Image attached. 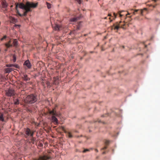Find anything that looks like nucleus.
I'll return each instance as SVG.
<instances>
[{"label":"nucleus","instance_id":"1","mask_svg":"<svg viewBox=\"0 0 160 160\" xmlns=\"http://www.w3.org/2000/svg\"><path fill=\"white\" fill-rule=\"evenodd\" d=\"M38 2L34 3L29 2L25 4L23 3L16 4L15 9L17 14L20 17L26 16L29 12L32 11L31 8H35L37 7Z\"/></svg>","mask_w":160,"mask_h":160},{"label":"nucleus","instance_id":"2","mask_svg":"<svg viewBox=\"0 0 160 160\" xmlns=\"http://www.w3.org/2000/svg\"><path fill=\"white\" fill-rule=\"evenodd\" d=\"M38 100L37 96L36 95L31 94L27 96L24 101L26 103L32 104L36 102Z\"/></svg>","mask_w":160,"mask_h":160},{"label":"nucleus","instance_id":"3","mask_svg":"<svg viewBox=\"0 0 160 160\" xmlns=\"http://www.w3.org/2000/svg\"><path fill=\"white\" fill-rule=\"evenodd\" d=\"M11 42L12 41L10 40L8 42L5 43V45L7 48L12 47V46L16 47L18 45V42L16 39L13 40L12 44H11Z\"/></svg>","mask_w":160,"mask_h":160},{"label":"nucleus","instance_id":"4","mask_svg":"<svg viewBox=\"0 0 160 160\" xmlns=\"http://www.w3.org/2000/svg\"><path fill=\"white\" fill-rule=\"evenodd\" d=\"M34 132L31 131L29 128H27L25 129V137L27 138L29 136L31 137H33Z\"/></svg>","mask_w":160,"mask_h":160},{"label":"nucleus","instance_id":"5","mask_svg":"<svg viewBox=\"0 0 160 160\" xmlns=\"http://www.w3.org/2000/svg\"><path fill=\"white\" fill-rule=\"evenodd\" d=\"M6 92L7 96L8 97L13 96L15 95V91L12 89L9 88Z\"/></svg>","mask_w":160,"mask_h":160},{"label":"nucleus","instance_id":"6","mask_svg":"<svg viewBox=\"0 0 160 160\" xmlns=\"http://www.w3.org/2000/svg\"><path fill=\"white\" fill-rule=\"evenodd\" d=\"M122 22L120 21L118 23V22H117L116 23V25L114 27V29L118 30L120 28V26H121V27L123 28H124V26L125 25V23L124 22H123V24H121Z\"/></svg>","mask_w":160,"mask_h":160},{"label":"nucleus","instance_id":"7","mask_svg":"<svg viewBox=\"0 0 160 160\" xmlns=\"http://www.w3.org/2000/svg\"><path fill=\"white\" fill-rule=\"evenodd\" d=\"M61 128L62 130L65 133H67L66 135L69 138H72L73 137L72 135L69 132H67L65 130L63 127L62 126Z\"/></svg>","mask_w":160,"mask_h":160},{"label":"nucleus","instance_id":"8","mask_svg":"<svg viewBox=\"0 0 160 160\" xmlns=\"http://www.w3.org/2000/svg\"><path fill=\"white\" fill-rule=\"evenodd\" d=\"M2 8L6 9L8 6V4L5 0H2Z\"/></svg>","mask_w":160,"mask_h":160},{"label":"nucleus","instance_id":"9","mask_svg":"<svg viewBox=\"0 0 160 160\" xmlns=\"http://www.w3.org/2000/svg\"><path fill=\"white\" fill-rule=\"evenodd\" d=\"M144 10L147 11V9L146 8H144L143 10H139V9L135 10V11L133 12V14L135 15L136 14V12H137L138 11H139L141 14L142 15H143V11H144Z\"/></svg>","mask_w":160,"mask_h":160},{"label":"nucleus","instance_id":"10","mask_svg":"<svg viewBox=\"0 0 160 160\" xmlns=\"http://www.w3.org/2000/svg\"><path fill=\"white\" fill-rule=\"evenodd\" d=\"M24 65H26L28 68H30L31 67V64L29 60H26L24 63Z\"/></svg>","mask_w":160,"mask_h":160},{"label":"nucleus","instance_id":"11","mask_svg":"<svg viewBox=\"0 0 160 160\" xmlns=\"http://www.w3.org/2000/svg\"><path fill=\"white\" fill-rule=\"evenodd\" d=\"M55 116H52V122L55 124H57L58 123V120Z\"/></svg>","mask_w":160,"mask_h":160},{"label":"nucleus","instance_id":"12","mask_svg":"<svg viewBox=\"0 0 160 160\" xmlns=\"http://www.w3.org/2000/svg\"><path fill=\"white\" fill-rule=\"evenodd\" d=\"M81 15H80L79 17L73 18L71 19L70 21L71 22H75L78 20H79L81 18Z\"/></svg>","mask_w":160,"mask_h":160},{"label":"nucleus","instance_id":"13","mask_svg":"<svg viewBox=\"0 0 160 160\" xmlns=\"http://www.w3.org/2000/svg\"><path fill=\"white\" fill-rule=\"evenodd\" d=\"M54 28L55 30H60L61 27L60 26L58 25L55 24Z\"/></svg>","mask_w":160,"mask_h":160},{"label":"nucleus","instance_id":"14","mask_svg":"<svg viewBox=\"0 0 160 160\" xmlns=\"http://www.w3.org/2000/svg\"><path fill=\"white\" fill-rule=\"evenodd\" d=\"M49 113L52 114L53 116H56L57 115L56 112L55 110V108L53 109L52 111H50Z\"/></svg>","mask_w":160,"mask_h":160},{"label":"nucleus","instance_id":"15","mask_svg":"<svg viewBox=\"0 0 160 160\" xmlns=\"http://www.w3.org/2000/svg\"><path fill=\"white\" fill-rule=\"evenodd\" d=\"M22 78L25 81H28L30 79L29 78H28L27 75L26 74H24Z\"/></svg>","mask_w":160,"mask_h":160},{"label":"nucleus","instance_id":"16","mask_svg":"<svg viewBox=\"0 0 160 160\" xmlns=\"http://www.w3.org/2000/svg\"><path fill=\"white\" fill-rule=\"evenodd\" d=\"M10 21L11 22L14 23L15 22H16L17 20L15 19V18H12V17H11L10 18Z\"/></svg>","mask_w":160,"mask_h":160},{"label":"nucleus","instance_id":"17","mask_svg":"<svg viewBox=\"0 0 160 160\" xmlns=\"http://www.w3.org/2000/svg\"><path fill=\"white\" fill-rule=\"evenodd\" d=\"M13 102L14 104L15 105H18L19 104V101L18 99H14Z\"/></svg>","mask_w":160,"mask_h":160},{"label":"nucleus","instance_id":"18","mask_svg":"<svg viewBox=\"0 0 160 160\" xmlns=\"http://www.w3.org/2000/svg\"><path fill=\"white\" fill-rule=\"evenodd\" d=\"M0 120L2 122L4 121L3 116L2 114L1 113L0 115Z\"/></svg>","mask_w":160,"mask_h":160},{"label":"nucleus","instance_id":"19","mask_svg":"<svg viewBox=\"0 0 160 160\" xmlns=\"http://www.w3.org/2000/svg\"><path fill=\"white\" fill-rule=\"evenodd\" d=\"M12 69L11 68H8L6 69V71L7 73H9L12 72Z\"/></svg>","mask_w":160,"mask_h":160},{"label":"nucleus","instance_id":"20","mask_svg":"<svg viewBox=\"0 0 160 160\" xmlns=\"http://www.w3.org/2000/svg\"><path fill=\"white\" fill-rule=\"evenodd\" d=\"M31 141L30 142H32L33 144H34V143L35 141V138H33V137H31Z\"/></svg>","mask_w":160,"mask_h":160},{"label":"nucleus","instance_id":"21","mask_svg":"<svg viewBox=\"0 0 160 160\" xmlns=\"http://www.w3.org/2000/svg\"><path fill=\"white\" fill-rule=\"evenodd\" d=\"M46 4L48 9H50L51 8V4L48 2H46Z\"/></svg>","mask_w":160,"mask_h":160},{"label":"nucleus","instance_id":"22","mask_svg":"<svg viewBox=\"0 0 160 160\" xmlns=\"http://www.w3.org/2000/svg\"><path fill=\"white\" fill-rule=\"evenodd\" d=\"M124 12V11H119L118 14H119V16L120 17H121L122 16H123V14H121V13H122V12Z\"/></svg>","mask_w":160,"mask_h":160},{"label":"nucleus","instance_id":"23","mask_svg":"<svg viewBox=\"0 0 160 160\" xmlns=\"http://www.w3.org/2000/svg\"><path fill=\"white\" fill-rule=\"evenodd\" d=\"M13 59L12 60L14 62H16V57L15 56V55H13Z\"/></svg>","mask_w":160,"mask_h":160},{"label":"nucleus","instance_id":"24","mask_svg":"<svg viewBox=\"0 0 160 160\" xmlns=\"http://www.w3.org/2000/svg\"><path fill=\"white\" fill-rule=\"evenodd\" d=\"M13 66H12V67H14L17 68H19V66L18 65L13 64Z\"/></svg>","mask_w":160,"mask_h":160},{"label":"nucleus","instance_id":"25","mask_svg":"<svg viewBox=\"0 0 160 160\" xmlns=\"http://www.w3.org/2000/svg\"><path fill=\"white\" fill-rule=\"evenodd\" d=\"M109 143V141L108 140H106L105 142V144L106 145H108Z\"/></svg>","mask_w":160,"mask_h":160},{"label":"nucleus","instance_id":"26","mask_svg":"<svg viewBox=\"0 0 160 160\" xmlns=\"http://www.w3.org/2000/svg\"><path fill=\"white\" fill-rule=\"evenodd\" d=\"M6 38H7V36L6 35L4 36L3 37V38H2L1 39V41H2L4 39H6Z\"/></svg>","mask_w":160,"mask_h":160},{"label":"nucleus","instance_id":"27","mask_svg":"<svg viewBox=\"0 0 160 160\" xmlns=\"http://www.w3.org/2000/svg\"><path fill=\"white\" fill-rule=\"evenodd\" d=\"M117 15L118 14H116L115 13H113V15L114 16V18H113L114 19L115 18H116Z\"/></svg>","mask_w":160,"mask_h":160},{"label":"nucleus","instance_id":"28","mask_svg":"<svg viewBox=\"0 0 160 160\" xmlns=\"http://www.w3.org/2000/svg\"><path fill=\"white\" fill-rule=\"evenodd\" d=\"M89 150L88 149H85L83 151V152L85 153L89 151Z\"/></svg>","mask_w":160,"mask_h":160},{"label":"nucleus","instance_id":"29","mask_svg":"<svg viewBox=\"0 0 160 160\" xmlns=\"http://www.w3.org/2000/svg\"><path fill=\"white\" fill-rule=\"evenodd\" d=\"M13 66L12 64H7L6 66L7 67H12Z\"/></svg>","mask_w":160,"mask_h":160},{"label":"nucleus","instance_id":"30","mask_svg":"<svg viewBox=\"0 0 160 160\" xmlns=\"http://www.w3.org/2000/svg\"><path fill=\"white\" fill-rule=\"evenodd\" d=\"M75 0L77 1L79 4H81V0Z\"/></svg>","mask_w":160,"mask_h":160},{"label":"nucleus","instance_id":"31","mask_svg":"<svg viewBox=\"0 0 160 160\" xmlns=\"http://www.w3.org/2000/svg\"><path fill=\"white\" fill-rule=\"evenodd\" d=\"M80 25H79L78 26V27H77V30H79V29H80Z\"/></svg>","mask_w":160,"mask_h":160},{"label":"nucleus","instance_id":"32","mask_svg":"<svg viewBox=\"0 0 160 160\" xmlns=\"http://www.w3.org/2000/svg\"><path fill=\"white\" fill-rule=\"evenodd\" d=\"M107 148V146H105L103 148H102V150H105V149H106Z\"/></svg>","mask_w":160,"mask_h":160},{"label":"nucleus","instance_id":"33","mask_svg":"<svg viewBox=\"0 0 160 160\" xmlns=\"http://www.w3.org/2000/svg\"><path fill=\"white\" fill-rule=\"evenodd\" d=\"M28 111L29 112H32V111H31L29 109H28Z\"/></svg>","mask_w":160,"mask_h":160},{"label":"nucleus","instance_id":"34","mask_svg":"<svg viewBox=\"0 0 160 160\" xmlns=\"http://www.w3.org/2000/svg\"><path fill=\"white\" fill-rule=\"evenodd\" d=\"M108 16H111V14H109L108 15Z\"/></svg>","mask_w":160,"mask_h":160},{"label":"nucleus","instance_id":"35","mask_svg":"<svg viewBox=\"0 0 160 160\" xmlns=\"http://www.w3.org/2000/svg\"><path fill=\"white\" fill-rule=\"evenodd\" d=\"M98 122H101V121L100 120H98Z\"/></svg>","mask_w":160,"mask_h":160},{"label":"nucleus","instance_id":"36","mask_svg":"<svg viewBox=\"0 0 160 160\" xmlns=\"http://www.w3.org/2000/svg\"><path fill=\"white\" fill-rule=\"evenodd\" d=\"M105 152H104L103 153H102V154H105Z\"/></svg>","mask_w":160,"mask_h":160},{"label":"nucleus","instance_id":"37","mask_svg":"<svg viewBox=\"0 0 160 160\" xmlns=\"http://www.w3.org/2000/svg\"><path fill=\"white\" fill-rule=\"evenodd\" d=\"M129 14H129V13H128V14H126V16L127 17V15H129Z\"/></svg>","mask_w":160,"mask_h":160},{"label":"nucleus","instance_id":"38","mask_svg":"<svg viewBox=\"0 0 160 160\" xmlns=\"http://www.w3.org/2000/svg\"><path fill=\"white\" fill-rule=\"evenodd\" d=\"M105 116V115H102V117H104Z\"/></svg>","mask_w":160,"mask_h":160},{"label":"nucleus","instance_id":"39","mask_svg":"<svg viewBox=\"0 0 160 160\" xmlns=\"http://www.w3.org/2000/svg\"><path fill=\"white\" fill-rule=\"evenodd\" d=\"M155 2H156L157 1V0H153Z\"/></svg>","mask_w":160,"mask_h":160},{"label":"nucleus","instance_id":"40","mask_svg":"<svg viewBox=\"0 0 160 160\" xmlns=\"http://www.w3.org/2000/svg\"><path fill=\"white\" fill-rule=\"evenodd\" d=\"M112 20H110V22H112Z\"/></svg>","mask_w":160,"mask_h":160},{"label":"nucleus","instance_id":"41","mask_svg":"<svg viewBox=\"0 0 160 160\" xmlns=\"http://www.w3.org/2000/svg\"><path fill=\"white\" fill-rule=\"evenodd\" d=\"M93 52L92 51L90 52V53H93Z\"/></svg>","mask_w":160,"mask_h":160},{"label":"nucleus","instance_id":"42","mask_svg":"<svg viewBox=\"0 0 160 160\" xmlns=\"http://www.w3.org/2000/svg\"><path fill=\"white\" fill-rule=\"evenodd\" d=\"M107 18L106 17H105V18H104V19H106V18Z\"/></svg>","mask_w":160,"mask_h":160},{"label":"nucleus","instance_id":"43","mask_svg":"<svg viewBox=\"0 0 160 160\" xmlns=\"http://www.w3.org/2000/svg\"><path fill=\"white\" fill-rule=\"evenodd\" d=\"M96 151H97V152H98V150H97V149H96Z\"/></svg>","mask_w":160,"mask_h":160},{"label":"nucleus","instance_id":"44","mask_svg":"<svg viewBox=\"0 0 160 160\" xmlns=\"http://www.w3.org/2000/svg\"><path fill=\"white\" fill-rule=\"evenodd\" d=\"M96 151H97V152H98V150H97V149H96Z\"/></svg>","mask_w":160,"mask_h":160},{"label":"nucleus","instance_id":"45","mask_svg":"<svg viewBox=\"0 0 160 160\" xmlns=\"http://www.w3.org/2000/svg\"><path fill=\"white\" fill-rule=\"evenodd\" d=\"M155 6H153V7H154V8H155Z\"/></svg>","mask_w":160,"mask_h":160},{"label":"nucleus","instance_id":"46","mask_svg":"<svg viewBox=\"0 0 160 160\" xmlns=\"http://www.w3.org/2000/svg\"><path fill=\"white\" fill-rule=\"evenodd\" d=\"M109 19L110 20V19H111V18H109Z\"/></svg>","mask_w":160,"mask_h":160},{"label":"nucleus","instance_id":"47","mask_svg":"<svg viewBox=\"0 0 160 160\" xmlns=\"http://www.w3.org/2000/svg\"><path fill=\"white\" fill-rule=\"evenodd\" d=\"M145 47H147V45H145Z\"/></svg>","mask_w":160,"mask_h":160},{"label":"nucleus","instance_id":"48","mask_svg":"<svg viewBox=\"0 0 160 160\" xmlns=\"http://www.w3.org/2000/svg\"><path fill=\"white\" fill-rule=\"evenodd\" d=\"M7 51V49H6L5 51Z\"/></svg>","mask_w":160,"mask_h":160}]
</instances>
